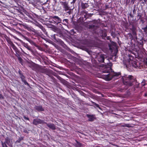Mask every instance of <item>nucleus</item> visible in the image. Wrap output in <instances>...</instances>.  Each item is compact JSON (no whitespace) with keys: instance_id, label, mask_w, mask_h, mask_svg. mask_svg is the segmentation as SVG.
I'll list each match as a JSON object with an SVG mask.
<instances>
[{"instance_id":"1","label":"nucleus","mask_w":147,"mask_h":147,"mask_svg":"<svg viewBox=\"0 0 147 147\" xmlns=\"http://www.w3.org/2000/svg\"><path fill=\"white\" fill-rule=\"evenodd\" d=\"M133 76H129L128 77H123V84L127 86H131L132 85V83L134 81L133 79Z\"/></svg>"},{"instance_id":"2","label":"nucleus","mask_w":147,"mask_h":147,"mask_svg":"<svg viewBox=\"0 0 147 147\" xmlns=\"http://www.w3.org/2000/svg\"><path fill=\"white\" fill-rule=\"evenodd\" d=\"M60 3L62 6L63 10L66 11V13L68 15H70L71 12V9L69 6L68 2L66 1H61L60 2Z\"/></svg>"},{"instance_id":"3","label":"nucleus","mask_w":147,"mask_h":147,"mask_svg":"<svg viewBox=\"0 0 147 147\" xmlns=\"http://www.w3.org/2000/svg\"><path fill=\"white\" fill-rule=\"evenodd\" d=\"M120 75V74L117 73H110L107 75H105L104 78L106 80L109 81L111 80L113 78L118 77Z\"/></svg>"},{"instance_id":"4","label":"nucleus","mask_w":147,"mask_h":147,"mask_svg":"<svg viewBox=\"0 0 147 147\" xmlns=\"http://www.w3.org/2000/svg\"><path fill=\"white\" fill-rule=\"evenodd\" d=\"M51 18V19H52V20L55 24H58L61 22V20L60 18L57 16H52Z\"/></svg>"},{"instance_id":"5","label":"nucleus","mask_w":147,"mask_h":147,"mask_svg":"<svg viewBox=\"0 0 147 147\" xmlns=\"http://www.w3.org/2000/svg\"><path fill=\"white\" fill-rule=\"evenodd\" d=\"M46 123L44 121L40 119H34L33 120L32 123L35 125H37L39 124H44Z\"/></svg>"},{"instance_id":"6","label":"nucleus","mask_w":147,"mask_h":147,"mask_svg":"<svg viewBox=\"0 0 147 147\" xmlns=\"http://www.w3.org/2000/svg\"><path fill=\"white\" fill-rule=\"evenodd\" d=\"M130 62H131L132 66L135 68H139L140 67V63L136 61H131Z\"/></svg>"},{"instance_id":"7","label":"nucleus","mask_w":147,"mask_h":147,"mask_svg":"<svg viewBox=\"0 0 147 147\" xmlns=\"http://www.w3.org/2000/svg\"><path fill=\"white\" fill-rule=\"evenodd\" d=\"M5 142L9 146H11L12 144V139L8 137H6L5 139Z\"/></svg>"},{"instance_id":"8","label":"nucleus","mask_w":147,"mask_h":147,"mask_svg":"<svg viewBox=\"0 0 147 147\" xmlns=\"http://www.w3.org/2000/svg\"><path fill=\"white\" fill-rule=\"evenodd\" d=\"M47 125L50 129L52 130H55L56 129V127L55 125L53 123H47L46 122L45 123Z\"/></svg>"},{"instance_id":"9","label":"nucleus","mask_w":147,"mask_h":147,"mask_svg":"<svg viewBox=\"0 0 147 147\" xmlns=\"http://www.w3.org/2000/svg\"><path fill=\"white\" fill-rule=\"evenodd\" d=\"M87 116L89 118L88 121H92L96 119L95 115H87Z\"/></svg>"},{"instance_id":"10","label":"nucleus","mask_w":147,"mask_h":147,"mask_svg":"<svg viewBox=\"0 0 147 147\" xmlns=\"http://www.w3.org/2000/svg\"><path fill=\"white\" fill-rule=\"evenodd\" d=\"M22 45L25 47L27 48L28 50L32 52H33V50L29 46L28 44L27 43H25L24 42H22Z\"/></svg>"},{"instance_id":"11","label":"nucleus","mask_w":147,"mask_h":147,"mask_svg":"<svg viewBox=\"0 0 147 147\" xmlns=\"http://www.w3.org/2000/svg\"><path fill=\"white\" fill-rule=\"evenodd\" d=\"M98 61L100 62H104V57L103 55H101L97 57Z\"/></svg>"},{"instance_id":"12","label":"nucleus","mask_w":147,"mask_h":147,"mask_svg":"<svg viewBox=\"0 0 147 147\" xmlns=\"http://www.w3.org/2000/svg\"><path fill=\"white\" fill-rule=\"evenodd\" d=\"M34 109L38 111H44V109L42 108V106L40 105L39 106H36L34 107Z\"/></svg>"},{"instance_id":"13","label":"nucleus","mask_w":147,"mask_h":147,"mask_svg":"<svg viewBox=\"0 0 147 147\" xmlns=\"http://www.w3.org/2000/svg\"><path fill=\"white\" fill-rule=\"evenodd\" d=\"M40 71L42 73H44L46 74H47L49 72V70L48 69L42 68L40 69Z\"/></svg>"},{"instance_id":"14","label":"nucleus","mask_w":147,"mask_h":147,"mask_svg":"<svg viewBox=\"0 0 147 147\" xmlns=\"http://www.w3.org/2000/svg\"><path fill=\"white\" fill-rule=\"evenodd\" d=\"M18 72L20 76V78H21L22 82L26 80L25 77L22 73L21 71L20 70Z\"/></svg>"},{"instance_id":"15","label":"nucleus","mask_w":147,"mask_h":147,"mask_svg":"<svg viewBox=\"0 0 147 147\" xmlns=\"http://www.w3.org/2000/svg\"><path fill=\"white\" fill-rule=\"evenodd\" d=\"M81 6L82 8L83 9H84L89 6V5L87 3H82Z\"/></svg>"},{"instance_id":"16","label":"nucleus","mask_w":147,"mask_h":147,"mask_svg":"<svg viewBox=\"0 0 147 147\" xmlns=\"http://www.w3.org/2000/svg\"><path fill=\"white\" fill-rule=\"evenodd\" d=\"M76 143L75 144V146L76 147H81L82 145L81 143L76 140Z\"/></svg>"},{"instance_id":"17","label":"nucleus","mask_w":147,"mask_h":147,"mask_svg":"<svg viewBox=\"0 0 147 147\" xmlns=\"http://www.w3.org/2000/svg\"><path fill=\"white\" fill-rule=\"evenodd\" d=\"M55 42H58V43L61 44V45L63 46L64 45L63 42L60 39H57V40H56Z\"/></svg>"},{"instance_id":"18","label":"nucleus","mask_w":147,"mask_h":147,"mask_svg":"<svg viewBox=\"0 0 147 147\" xmlns=\"http://www.w3.org/2000/svg\"><path fill=\"white\" fill-rule=\"evenodd\" d=\"M6 40L8 43L9 44L11 45L13 43L9 38L7 37V38H6Z\"/></svg>"},{"instance_id":"19","label":"nucleus","mask_w":147,"mask_h":147,"mask_svg":"<svg viewBox=\"0 0 147 147\" xmlns=\"http://www.w3.org/2000/svg\"><path fill=\"white\" fill-rule=\"evenodd\" d=\"M111 71V68L110 67L107 68L103 71V72L104 73H109Z\"/></svg>"},{"instance_id":"20","label":"nucleus","mask_w":147,"mask_h":147,"mask_svg":"<svg viewBox=\"0 0 147 147\" xmlns=\"http://www.w3.org/2000/svg\"><path fill=\"white\" fill-rule=\"evenodd\" d=\"M20 25L21 26H23L24 28L25 29H28L29 28V27L28 25L26 24H20Z\"/></svg>"},{"instance_id":"21","label":"nucleus","mask_w":147,"mask_h":147,"mask_svg":"<svg viewBox=\"0 0 147 147\" xmlns=\"http://www.w3.org/2000/svg\"><path fill=\"white\" fill-rule=\"evenodd\" d=\"M38 26L40 29H41L42 30L43 32H45L46 31V30L45 29L42 25H39Z\"/></svg>"},{"instance_id":"22","label":"nucleus","mask_w":147,"mask_h":147,"mask_svg":"<svg viewBox=\"0 0 147 147\" xmlns=\"http://www.w3.org/2000/svg\"><path fill=\"white\" fill-rule=\"evenodd\" d=\"M11 47L15 51H16L18 50V49L14 45L13 43L11 45Z\"/></svg>"},{"instance_id":"23","label":"nucleus","mask_w":147,"mask_h":147,"mask_svg":"<svg viewBox=\"0 0 147 147\" xmlns=\"http://www.w3.org/2000/svg\"><path fill=\"white\" fill-rule=\"evenodd\" d=\"M17 57H18V59L19 60V61L20 62V63H22V58L20 57V55H19L18 54V56H17Z\"/></svg>"},{"instance_id":"24","label":"nucleus","mask_w":147,"mask_h":147,"mask_svg":"<svg viewBox=\"0 0 147 147\" xmlns=\"http://www.w3.org/2000/svg\"><path fill=\"white\" fill-rule=\"evenodd\" d=\"M1 145L2 147H8L5 142H3L2 141L1 142Z\"/></svg>"},{"instance_id":"25","label":"nucleus","mask_w":147,"mask_h":147,"mask_svg":"<svg viewBox=\"0 0 147 147\" xmlns=\"http://www.w3.org/2000/svg\"><path fill=\"white\" fill-rule=\"evenodd\" d=\"M23 82L24 84L25 85H26L28 86H30V85L29 84L26 82V80H24V81H22Z\"/></svg>"},{"instance_id":"26","label":"nucleus","mask_w":147,"mask_h":147,"mask_svg":"<svg viewBox=\"0 0 147 147\" xmlns=\"http://www.w3.org/2000/svg\"><path fill=\"white\" fill-rule=\"evenodd\" d=\"M68 20L67 19H65L63 20V24H65V22L66 23H67L68 22Z\"/></svg>"},{"instance_id":"27","label":"nucleus","mask_w":147,"mask_h":147,"mask_svg":"<svg viewBox=\"0 0 147 147\" xmlns=\"http://www.w3.org/2000/svg\"><path fill=\"white\" fill-rule=\"evenodd\" d=\"M22 140V138H20L16 142V143H20Z\"/></svg>"},{"instance_id":"28","label":"nucleus","mask_w":147,"mask_h":147,"mask_svg":"<svg viewBox=\"0 0 147 147\" xmlns=\"http://www.w3.org/2000/svg\"><path fill=\"white\" fill-rule=\"evenodd\" d=\"M123 127H130L129 126V125L128 124H125L124 125H122L121 126Z\"/></svg>"},{"instance_id":"29","label":"nucleus","mask_w":147,"mask_h":147,"mask_svg":"<svg viewBox=\"0 0 147 147\" xmlns=\"http://www.w3.org/2000/svg\"><path fill=\"white\" fill-rule=\"evenodd\" d=\"M137 16L138 18V19H140L141 18L142 15L140 13H139L138 15Z\"/></svg>"},{"instance_id":"30","label":"nucleus","mask_w":147,"mask_h":147,"mask_svg":"<svg viewBox=\"0 0 147 147\" xmlns=\"http://www.w3.org/2000/svg\"><path fill=\"white\" fill-rule=\"evenodd\" d=\"M52 37L53 38V39L54 40H55V41H54L55 42L56 40H57V39L56 38V37H55V35L54 34V35H53L52 36Z\"/></svg>"},{"instance_id":"31","label":"nucleus","mask_w":147,"mask_h":147,"mask_svg":"<svg viewBox=\"0 0 147 147\" xmlns=\"http://www.w3.org/2000/svg\"><path fill=\"white\" fill-rule=\"evenodd\" d=\"M4 99V97L3 96V95L0 94V99Z\"/></svg>"},{"instance_id":"32","label":"nucleus","mask_w":147,"mask_h":147,"mask_svg":"<svg viewBox=\"0 0 147 147\" xmlns=\"http://www.w3.org/2000/svg\"><path fill=\"white\" fill-rule=\"evenodd\" d=\"M93 104L94 105L96 106L97 107L99 108V105L98 104H96V103L94 102H93Z\"/></svg>"},{"instance_id":"33","label":"nucleus","mask_w":147,"mask_h":147,"mask_svg":"<svg viewBox=\"0 0 147 147\" xmlns=\"http://www.w3.org/2000/svg\"><path fill=\"white\" fill-rule=\"evenodd\" d=\"M24 118L26 120H29V118L28 117H26L25 116H24Z\"/></svg>"},{"instance_id":"34","label":"nucleus","mask_w":147,"mask_h":147,"mask_svg":"<svg viewBox=\"0 0 147 147\" xmlns=\"http://www.w3.org/2000/svg\"><path fill=\"white\" fill-rule=\"evenodd\" d=\"M144 31L146 32L147 35V27L144 28Z\"/></svg>"},{"instance_id":"35","label":"nucleus","mask_w":147,"mask_h":147,"mask_svg":"<svg viewBox=\"0 0 147 147\" xmlns=\"http://www.w3.org/2000/svg\"><path fill=\"white\" fill-rule=\"evenodd\" d=\"M33 45L36 47H38V45L34 42H33Z\"/></svg>"},{"instance_id":"36","label":"nucleus","mask_w":147,"mask_h":147,"mask_svg":"<svg viewBox=\"0 0 147 147\" xmlns=\"http://www.w3.org/2000/svg\"><path fill=\"white\" fill-rule=\"evenodd\" d=\"M24 132L25 133H27L28 131L24 129Z\"/></svg>"},{"instance_id":"37","label":"nucleus","mask_w":147,"mask_h":147,"mask_svg":"<svg viewBox=\"0 0 147 147\" xmlns=\"http://www.w3.org/2000/svg\"><path fill=\"white\" fill-rule=\"evenodd\" d=\"M21 51H22L25 54H26L24 51L22 49H21Z\"/></svg>"},{"instance_id":"38","label":"nucleus","mask_w":147,"mask_h":147,"mask_svg":"<svg viewBox=\"0 0 147 147\" xmlns=\"http://www.w3.org/2000/svg\"><path fill=\"white\" fill-rule=\"evenodd\" d=\"M51 78L53 80H55V78H54L53 77V76H52L51 77Z\"/></svg>"},{"instance_id":"39","label":"nucleus","mask_w":147,"mask_h":147,"mask_svg":"<svg viewBox=\"0 0 147 147\" xmlns=\"http://www.w3.org/2000/svg\"><path fill=\"white\" fill-rule=\"evenodd\" d=\"M40 147H47V146H45V145H42V146H41Z\"/></svg>"},{"instance_id":"40","label":"nucleus","mask_w":147,"mask_h":147,"mask_svg":"<svg viewBox=\"0 0 147 147\" xmlns=\"http://www.w3.org/2000/svg\"><path fill=\"white\" fill-rule=\"evenodd\" d=\"M92 26H93V27H94V25H91V26H90V27H92Z\"/></svg>"},{"instance_id":"41","label":"nucleus","mask_w":147,"mask_h":147,"mask_svg":"<svg viewBox=\"0 0 147 147\" xmlns=\"http://www.w3.org/2000/svg\"><path fill=\"white\" fill-rule=\"evenodd\" d=\"M145 65H146V66H147V61L145 62Z\"/></svg>"},{"instance_id":"42","label":"nucleus","mask_w":147,"mask_h":147,"mask_svg":"<svg viewBox=\"0 0 147 147\" xmlns=\"http://www.w3.org/2000/svg\"><path fill=\"white\" fill-rule=\"evenodd\" d=\"M75 1H76V0H73V2L74 3H75Z\"/></svg>"},{"instance_id":"43","label":"nucleus","mask_w":147,"mask_h":147,"mask_svg":"<svg viewBox=\"0 0 147 147\" xmlns=\"http://www.w3.org/2000/svg\"><path fill=\"white\" fill-rule=\"evenodd\" d=\"M106 8L107 9V8H108V7H107V5H106Z\"/></svg>"},{"instance_id":"44","label":"nucleus","mask_w":147,"mask_h":147,"mask_svg":"<svg viewBox=\"0 0 147 147\" xmlns=\"http://www.w3.org/2000/svg\"><path fill=\"white\" fill-rule=\"evenodd\" d=\"M145 96H147V94H145Z\"/></svg>"},{"instance_id":"45","label":"nucleus","mask_w":147,"mask_h":147,"mask_svg":"<svg viewBox=\"0 0 147 147\" xmlns=\"http://www.w3.org/2000/svg\"><path fill=\"white\" fill-rule=\"evenodd\" d=\"M145 85V84H143V86H144Z\"/></svg>"}]
</instances>
